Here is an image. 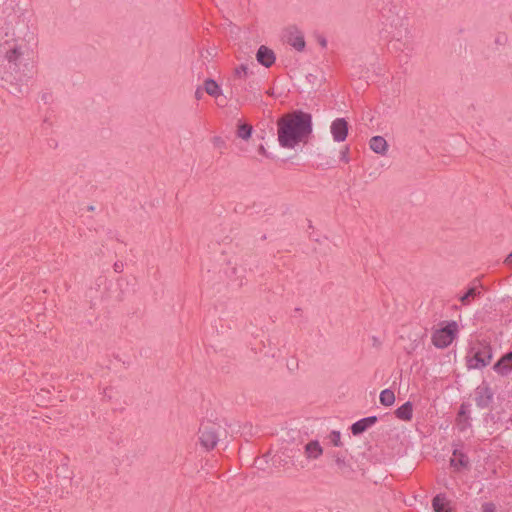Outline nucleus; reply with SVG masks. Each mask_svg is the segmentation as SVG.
Listing matches in <instances>:
<instances>
[{
    "instance_id": "obj_1",
    "label": "nucleus",
    "mask_w": 512,
    "mask_h": 512,
    "mask_svg": "<svg viewBox=\"0 0 512 512\" xmlns=\"http://www.w3.org/2000/svg\"><path fill=\"white\" fill-rule=\"evenodd\" d=\"M277 128L279 145L293 149L312 133V116L296 110L289 117L279 118Z\"/></svg>"
},
{
    "instance_id": "obj_2",
    "label": "nucleus",
    "mask_w": 512,
    "mask_h": 512,
    "mask_svg": "<svg viewBox=\"0 0 512 512\" xmlns=\"http://www.w3.org/2000/svg\"><path fill=\"white\" fill-rule=\"evenodd\" d=\"M494 390L490 386V383L483 380L480 385H478L474 390V397L473 400L475 402V405L477 408L483 410V409H490V412L487 413L484 417V420L488 422L496 423L498 420H500V412L493 413V402H494Z\"/></svg>"
},
{
    "instance_id": "obj_3",
    "label": "nucleus",
    "mask_w": 512,
    "mask_h": 512,
    "mask_svg": "<svg viewBox=\"0 0 512 512\" xmlns=\"http://www.w3.org/2000/svg\"><path fill=\"white\" fill-rule=\"evenodd\" d=\"M471 356H467L469 369H482L488 366L493 358L492 347L488 343L479 342L470 350Z\"/></svg>"
},
{
    "instance_id": "obj_4",
    "label": "nucleus",
    "mask_w": 512,
    "mask_h": 512,
    "mask_svg": "<svg viewBox=\"0 0 512 512\" xmlns=\"http://www.w3.org/2000/svg\"><path fill=\"white\" fill-rule=\"evenodd\" d=\"M441 324L443 326L432 333L431 340L435 347L446 348L456 338L458 333V324L454 320L444 321Z\"/></svg>"
},
{
    "instance_id": "obj_5",
    "label": "nucleus",
    "mask_w": 512,
    "mask_h": 512,
    "mask_svg": "<svg viewBox=\"0 0 512 512\" xmlns=\"http://www.w3.org/2000/svg\"><path fill=\"white\" fill-rule=\"evenodd\" d=\"M220 425L213 422L202 423L198 434L199 442L206 450H212L215 448L220 437Z\"/></svg>"
},
{
    "instance_id": "obj_6",
    "label": "nucleus",
    "mask_w": 512,
    "mask_h": 512,
    "mask_svg": "<svg viewBox=\"0 0 512 512\" xmlns=\"http://www.w3.org/2000/svg\"><path fill=\"white\" fill-rule=\"evenodd\" d=\"M332 457L337 467L336 472L345 479H353L355 475V470L352 467L351 463L346 460L345 456L342 455L341 453H334Z\"/></svg>"
},
{
    "instance_id": "obj_7",
    "label": "nucleus",
    "mask_w": 512,
    "mask_h": 512,
    "mask_svg": "<svg viewBox=\"0 0 512 512\" xmlns=\"http://www.w3.org/2000/svg\"><path fill=\"white\" fill-rule=\"evenodd\" d=\"M349 125L344 118H337L331 124V134L336 142H343L348 135Z\"/></svg>"
},
{
    "instance_id": "obj_8",
    "label": "nucleus",
    "mask_w": 512,
    "mask_h": 512,
    "mask_svg": "<svg viewBox=\"0 0 512 512\" xmlns=\"http://www.w3.org/2000/svg\"><path fill=\"white\" fill-rule=\"evenodd\" d=\"M256 59L262 66L270 68L276 61V55L272 49L261 45L257 50Z\"/></svg>"
},
{
    "instance_id": "obj_9",
    "label": "nucleus",
    "mask_w": 512,
    "mask_h": 512,
    "mask_svg": "<svg viewBox=\"0 0 512 512\" xmlns=\"http://www.w3.org/2000/svg\"><path fill=\"white\" fill-rule=\"evenodd\" d=\"M493 370L501 376H508L512 372V351L502 355L493 365Z\"/></svg>"
},
{
    "instance_id": "obj_10",
    "label": "nucleus",
    "mask_w": 512,
    "mask_h": 512,
    "mask_svg": "<svg viewBox=\"0 0 512 512\" xmlns=\"http://www.w3.org/2000/svg\"><path fill=\"white\" fill-rule=\"evenodd\" d=\"M469 458L468 456L459 449H454L452 457L450 458V466L453 467L456 471H461L463 469L469 468Z\"/></svg>"
},
{
    "instance_id": "obj_11",
    "label": "nucleus",
    "mask_w": 512,
    "mask_h": 512,
    "mask_svg": "<svg viewBox=\"0 0 512 512\" xmlns=\"http://www.w3.org/2000/svg\"><path fill=\"white\" fill-rule=\"evenodd\" d=\"M378 421L376 416L362 418L351 425V432L354 436L360 435Z\"/></svg>"
},
{
    "instance_id": "obj_12",
    "label": "nucleus",
    "mask_w": 512,
    "mask_h": 512,
    "mask_svg": "<svg viewBox=\"0 0 512 512\" xmlns=\"http://www.w3.org/2000/svg\"><path fill=\"white\" fill-rule=\"evenodd\" d=\"M469 403H462L457 415V425L460 431L466 430L471 426L470 416H469Z\"/></svg>"
},
{
    "instance_id": "obj_13",
    "label": "nucleus",
    "mask_w": 512,
    "mask_h": 512,
    "mask_svg": "<svg viewBox=\"0 0 512 512\" xmlns=\"http://www.w3.org/2000/svg\"><path fill=\"white\" fill-rule=\"evenodd\" d=\"M370 149L380 155H385L388 150V143L382 136H373L369 141Z\"/></svg>"
},
{
    "instance_id": "obj_14",
    "label": "nucleus",
    "mask_w": 512,
    "mask_h": 512,
    "mask_svg": "<svg viewBox=\"0 0 512 512\" xmlns=\"http://www.w3.org/2000/svg\"><path fill=\"white\" fill-rule=\"evenodd\" d=\"M395 416L403 421H410L413 416V405L410 401L405 402L395 410Z\"/></svg>"
},
{
    "instance_id": "obj_15",
    "label": "nucleus",
    "mask_w": 512,
    "mask_h": 512,
    "mask_svg": "<svg viewBox=\"0 0 512 512\" xmlns=\"http://www.w3.org/2000/svg\"><path fill=\"white\" fill-rule=\"evenodd\" d=\"M448 501L444 493L437 494L432 499V507L435 512H453L451 508H447Z\"/></svg>"
},
{
    "instance_id": "obj_16",
    "label": "nucleus",
    "mask_w": 512,
    "mask_h": 512,
    "mask_svg": "<svg viewBox=\"0 0 512 512\" xmlns=\"http://www.w3.org/2000/svg\"><path fill=\"white\" fill-rule=\"evenodd\" d=\"M323 453V449L317 440L308 442L305 445V454L309 459H318Z\"/></svg>"
},
{
    "instance_id": "obj_17",
    "label": "nucleus",
    "mask_w": 512,
    "mask_h": 512,
    "mask_svg": "<svg viewBox=\"0 0 512 512\" xmlns=\"http://www.w3.org/2000/svg\"><path fill=\"white\" fill-rule=\"evenodd\" d=\"M288 43L294 47L297 51H303L305 49V39L302 32L295 29V33H291L288 39Z\"/></svg>"
},
{
    "instance_id": "obj_18",
    "label": "nucleus",
    "mask_w": 512,
    "mask_h": 512,
    "mask_svg": "<svg viewBox=\"0 0 512 512\" xmlns=\"http://www.w3.org/2000/svg\"><path fill=\"white\" fill-rule=\"evenodd\" d=\"M204 91L212 97H218L222 94V90L218 83L211 78L204 81Z\"/></svg>"
},
{
    "instance_id": "obj_19",
    "label": "nucleus",
    "mask_w": 512,
    "mask_h": 512,
    "mask_svg": "<svg viewBox=\"0 0 512 512\" xmlns=\"http://www.w3.org/2000/svg\"><path fill=\"white\" fill-rule=\"evenodd\" d=\"M481 294L477 286H471L467 291L459 298L462 305H469L471 300Z\"/></svg>"
},
{
    "instance_id": "obj_20",
    "label": "nucleus",
    "mask_w": 512,
    "mask_h": 512,
    "mask_svg": "<svg viewBox=\"0 0 512 512\" xmlns=\"http://www.w3.org/2000/svg\"><path fill=\"white\" fill-rule=\"evenodd\" d=\"M253 75L247 64H241L234 69V78L238 80H247Z\"/></svg>"
},
{
    "instance_id": "obj_21",
    "label": "nucleus",
    "mask_w": 512,
    "mask_h": 512,
    "mask_svg": "<svg viewBox=\"0 0 512 512\" xmlns=\"http://www.w3.org/2000/svg\"><path fill=\"white\" fill-rule=\"evenodd\" d=\"M380 403L384 406H391L395 402V394L391 389H384L379 396Z\"/></svg>"
},
{
    "instance_id": "obj_22",
    "label": "nucleus",
    "mask_w": 512,
    "mask_h": 512,
    "mask_svg": "<svg viewBox=\"0 0 512 512\" xmlns=\"http://www.w3.org/2000/svg\"><path fill=\"white\" fill-rule=\"evenodd\" d=\"M253 128L249 124H239L237 129V136L244 140H247L252 135Z\"/></svg>"
},
{
    "instance_id": "obj_23",
    "label": "nucleus",
    "mask_w": 512,
    "mask_h": 512,
    "mask_svg": "<svg viewBox=\"0 0 512 512\" xmlns=\"http://www.w3.org/2000/svg\"><path fill=\"white\" fill-rule=\"evenodd\" d=\"M22 51L20 50L19 47H14L13 49H10L9 51H7L6 53V59L8 60V62L10 64H14L15 66L17 65V60L19 59V57L22 55Z\"/></svg>"
},
{
    "instance_id": "obj_24",
    "label": "nucleus",
    "mask_w": 512,
    "mask_h": 512,
    "mask_svg": "<svg viewBox=\"0 0 512 512\" xmlns=\"http://www.w3.org/2000/svg\"><path fill=\"white\" fill-rule=\"evenodd\" d=\"M245 91L256 93L260 90L259 83L255 79H250L248 81V84L243 87Z\"/></svg>"
},
{
    "instance_id": "obj_25",
    "label": "nucleus",
    "mask_w": 512,
    "mask_h": 512,
    "mask_svg": "<svg viewBox=\"0 0 512 512\" xmlns=\"http://www.w3.org/2000/svg\"><path fill=\"white\" fill-rule=\"evenodd\" d=\"M329 439L334 446H342L341 434L339 431H332L329 435Z\"/></svg>"
},
{
    "instance_id": "obj_26",
    "label": "nucleus",
    "mask_w": 512,
    "mask_h": 512,
    "mask_svg": "<svg viewBox=\"0 0 512 512\" xmlns=\"http://www.w3.org/2000/svg\"><path fill=\"white\" fill-rule=\"evenodd\" d=\"M340 160L345 162V163H348L350 161V158H349V147L348 146H345L340 151Z\"/></svg>"
},
{
    "instance_id": "obj_27",
    "label": "nucleus",
    "mask_w": 512,
    "mask_h": 512,
    "mask_svg": "<svg viewBox=\"0 0 512 512\" xmlns=\"http://www.w3.org/2000/svg\"><path fill=\"white\" fill-rule=\"evenodd\" d=\"M481 510L482 512H495L496 505L493 502H485L484 504H482Z\"/></svg>"
},
{
    "instance_id": "obj_28",
    "label": "nucleus",
    "mask_w": 512,
    "mask_h": 512,
    "mask_svg": "<svg viewBox=\"0 0 512 512\" xmlns=\"http://www.w3.org/2000/svg\"><path fill=\"white\" fill-rule=\"evenodd\" d=\"M212 141H213L214 145L217 147H220V148L225 147V141L220 136L213 137Z\"/></svg>"
},
{
    "instance_id": "obj_29",
    "label": "nucleus",
    "mask_w": 512,
    "mask_h": 512,
    "mask_svg": "<svg viewBox=\"0 0 512 512\" xmlns=\"http://www.w3.org/2000/svg\"><path fill=\"white\" fill-rule=\"evenodd\" d=\"M113 269L116 273H121L124 269V264L121 261H117L113 265Z\"/></svg>"
},
{
    "instance_id": "obj_30",
    "label": "nucleus",
    "mask_w": 512,
    "mask_h": 512,
    "mask_svg": "<svg viewBox=\"0 0 512 512\" xmlns=\"http://www.w3.org/2000/svg\"><path fill=\"white\" fill-rule=\"evenodd\" d=\"M203 96V89L201 87H198L195 91V98L197 100H200Z\"/></svg>"
},
{
    "instance_id": "obj_31",
    "label": "nucleus",
    "mask_w": 512,
    "mask_h": 512,
    "mask_svg": "<svg viewBox=\"0 0 512 512\" xmlns=\"http://www.w3.org/2000/svg\"><path fill=\"white\" fill-rule=\"evenodd\" d=\"M258 152L265 157H270L263 145H260Z\"/></svg>"
},
{
    "instance_id": "obj_32",
    "label": "nucleus",
    "mask_w": 512,
    "mask_h": 512,
    "mask_svg": "<svg viewBox=\"0 0 512 512\" xmlns=\"http://www.w3.org/2000/svg\"><path fill=\"white\" fill-rule=\"evenodd\" d=\"M504 263L509 266H512V251L507 255Z\"/></svg>"
},
{
    "instance_id": "obj_33",
    "label": "nucleus",
    "mask_w": 512,
    "mask_h": 512,
    "mask_svg": "<svg viewBox=\"0 0 512 512\" xmlns=\"http://www.w3.org/2000/svg\"><path fill=\"white\" fill-rule=\"evenodd\" d=\"M49 98H50V94H48V93H43V94H42V96H41V99H42L45 103H47V102H48Z\"/></svg>"
},
{
    "instance_id": "obj_34",
    "label": "nucleus",
    "mask_w": 512,
    "mask_h": 512,
    "mask_svg": "<svg viewBox=\"0 0 512 512\" xmlns=\"http://www.w3.org/2000/svg\"><path fill=\"white\" fill-rule=\"evenodd\" d=\"M320 45H321L322 47H326V45H327V41H326V39H324V38H323V39H321V40H320Z\"/></svg>"
},
{
    "instance_id": "obj_35",
    "label": "nucleus",
    "mask_w": 512,
    "mask_h": 512,
    "mask_svg": "<svg viewBox=\"0 0 512 512\" xmlns=\"http://www.w3.org/2000/svg\"><path fill=\"white\" fill-rule=\"evenodd\" d=\"M15 79H17L18 81H24L23 77H21V76L16 77Z\"/></svg>"
},
{
    "instance_id": "obj_36",
    "label": "nucleus",
    "mask_w": 512,
    "mask_h": 512,
    "mask_svg": "<svg viewBox=\"0 0 512 512\" xmlns=\"http://www.w3.org/2000/svg\"><path fill=\"white\" fill-rule=\"evenodd\" d=\"M94 209H95V208H94V206H92V205L88 207V210H89V211H94Z\"/></svg>"
}]
</instances>
